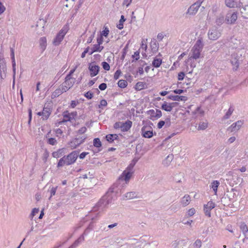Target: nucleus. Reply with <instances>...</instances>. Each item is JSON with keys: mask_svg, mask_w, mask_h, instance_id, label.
Returning <instances> with one entry per match:
<instances>
[{"mask_svg": "<svg viewBox=\"0 0 248 248\" xmlns=\"http://www.w3.org/2000/svg\"><path fill=\"white\" fill-rule=\"evenodd\" d=\"M219 184L220 183L219 181L217 180H214L211 183L210 186V187L213 189L216 195L217 194V188L219 185Z\"/></svg>", "mask_w": 248, "mask_h": 248, "instance_id": "5701e85b", "label": "nucleus"}, {"mask_svg": "<svg viewBox=\"0 0 248 248\" xmlns=\"http://www.w3.org/2000/svg\"><path fill=\"white\" fill-rule=\"evenodd\" d=\"M46 22V20L44 19H40L37 22L36 27L43 29L44 28Z\"/></svg>", "mask_w": 248, "mask_h": 248, "instance_id": "f704fd0d", "label": "nucleus"}, {"mask_svg": "<svg viewBox=\"0 0 248 248\" xmlns=\"http://www.w3.org/2000/svg\"><path fill=\"white\" fill-rule=\"evenodd\" d=\"M102 65L103 68L106 70L108 71L110 69V66L109 64L107 62H102Z\"/></svg>", "mask_w": 248, "mask_h": 248, "instance_id": "6e6d98bb", "label": "nucleus"}, {"mask_svg": "<svg viewBox=\"0 0 248 248\" xmlns=\"http://www.w3.org/2000/svg\"><path fill=\"white\" fill-rule=\"evenodd\" d=\"M224 21V18L223 16H219L216 21L217 24L218 25H221Z\"/></svg>", "mask_w": 248, "mask_h": 248, "instance_id": "a19ab883", "label": "nucleus"}, {"mask_svg": "<svg viewBox=\"0 0 248 248\" xmlns=\"http://www.w3.org/2000/svg\"><path fill=\"white\" fill-rule=\"evenodd\" d=\"M121 73V71L120 70H117L114 73V78L116 80L118 79Z\"/></svg>", "mask_w": 248, "mask_h": 248, "instance_id": "052dcab7", "label": "nucleus"}, {"mask_svg": "<svg viewBox=\"0 0 248 248\" xmlns=\"http://www.w3.org/2000/svg\"><path fill=\"white\" fill-rule=\"evenodd\" d=\"M172 248H187V244L186 240L178 238L171 243Z\"/></svg>", "mask_w": 248, "mask_h": 248, "instance_id": "39448f33", "label": "nucleus"}, {"mask_svg": "<svg viewBox=\"0 0 248 248\" xmlns=\"http://www.w3.org/2000/svg\"><path fill=\"white\" fill-rule=\"evenodd\" d=\"M51 110L50 108L45 107L42 111V116L43 120H46L50 116Z\"/></svg>", "mask_w": 248, "mask_h": 248, "instance_id": "a211bd4d", "label": "nucleus"}, {"mask_svg": "<svg viewBox=\"0 0 248 248\" xmlns=\"http://www.w3.org/2000/svg\"><path fill=\"white\" fill-rule=\"evenodd\" d=\"M231 63L232 65L234 66L233 68V69L236 70L239 66V62L238 60L234 58L231 60Z\"/></svg>", "mask_w": 248, "mask_h": 248, "instance_id": "58836bf2", "label": "nucleus"}, {"mask_svg": "<svg viewBox=\"0 0 248 248\" xmlns=\"http://www.w3.org/2000/svg\"><path fill=\"white\" fill-rule=\"evenodd\" d=\"M191 198L188 195H185L181 199V203L183 206H186L189 204Z\"/></svg>", "mask_w": 248, "mask_h": 248, "instance_id": "aec40b11", "label": "nucleus"}, {"mask_svg": "<svg viewBox=\"0 0 248 248\" xmlns=\"http://www.w3.org/2000/svg\"><path fill=\"white\" fill-rule=\"evenodd\" d=\"M173 158V155L170 154L167 156L166 159L164 161L163 164L166 166H168L172 160Z\"/></svg>", "mask_w": 248, "mask_h": 248, "instance_id": "473e14b6", "label": "nucleus"}, {"mask_svg": "<svg viewBox=\"0 0 248 248\" xmlns=\"http://www.w3.org/2000/svg\"><path fill=\"white\" fill-rule=\"evenodd\" d=\"M125 21V18H124V16L123 15H122L119 20V23L117 25V27L120 30L123 29V23Z\"/></svg>", "mask_w": 248, "mask_h": 248, "instance_id": "72a5a7b5", "label": "nucleus"}, {"mask_svg": "<svg viewBox=\"0 0 248 248\" xmlns=\"http://www.w3.org/2000/svg\"><path fill=\"white\" fill-rule=\"evenodd\" d=\"M49 156V153L47 150H46L43 154V160L44 162H46L47 160L48 157Z\"/></svg>", "mask_w": 248, "mask_h": 248, "instance_id": "4d7b16f0", "label": "nucleus"}, {"mask_svg": "<svg viewBox=\"0 0 248 248\" xmlns=\"http://www.w3.org/2000/svg\"><path fill=\"white\" fill-rule=\"evenodd\" d=\"M47 143L52 145H55L57 143V140L54 138H49L47 140Z\"/></svg>", "mask_w": 248, "mask_h": 248, "instance_id": "5fc2aeb1", "label": "nucleus"}, {"mask_svg": "<svg viewBox=\"0 0 248 248\" xmlns=\"http://www.w3.org/2000/svg\"><path fill=\"white\" fill-rule=\"evenodd\" d=\"M165 123V125L166 127H169L171 124L170 119V118H167L165 121H164Z\"/></svg>", "mask_w": 248, "mask_h": 248, "instance_id": "69168bd1", "label": "nucleus"}, {"mask_svg": "<svg viewBox=\"0 0 248 248\" xmlns=\"http://www.w3.org/2000/svg\"><path fill=\"white\" fill-rule=\"evenodd\" d=\"M151 47L152 52L153 53H155L158 50L159 44L156 42V41H153L151 43Z\"/></svg>", "mask_w": 248, "mask_h": 248, "instance_id": "2f4dec72", "label": "nucleus"}, {"mask_svg": "<svg viewBox=\"0 0 248 248\" xmlns=\"http://www.w3.org/2000/svg\"><path fill=\"white\" fill-rule=\"evenodd\" d=\"M203 46L202 41L201 39H198L191 49L188 60H191V59L195 60L199 59L201 56Z\"/></svg>", "mask_w": 248, "mask_h": 248, "instance_id": "f03ea898", "label": "nucleus"}, {"mask_svg": "<svg viewBox=\"0 0 248 248\" xmlns=\"http://www.w3.org/2000/svg\"><path fill=\"white\" fill-rule=\"evenodd\" d=\"M138 197V193L136 192H129L123 196L124 200H131Z\"/></svg>", "mask_w": 248, "mask_h": 248, "instance_id": "f3484780", "label": "nucleus"}, {"mask_svg": "<svg viewBox=\"0 0 248 248\" xmlns=\"http://www.w3.org/2000/svg\"><path fill=\"white\" fill-rule=\"evenodd\" d=\"M62 153V150L60 149L56 152H54L52 153V156L54 158H58L61 155Z\"/></svg>", "mask_w": 248, "mask_h": 248, "instance_id": "49530a36", "label": "nucleus"}, {"mask_svg": "<svg viewBox=\"0 0 248 248\" xmlns=\"http://www.w3.org/2000/svg\"><path fill=\"white\" fill-rule=\"evenodd\" d=\"M79 155L77 151H73L67 156H64L61 158L58 163V167L64 165H70L75 162Z\"/></svg>", "mask_w": 248, "mask_h": 248, "instance_id": "f257e3e1", "label": "nucleus"}, {"mask_svg": "<svg viewBox=\"0 0 248 248\" xmlns=\"http://www.w3.org/2000/svg\"><path fill=\"white\" fill-rule=\"evenodd\" d=\"M234 109L232 108H230L228 111L226 112L225 115L224 116V118L225 119H228L230 116L232 114Z\"/></svg>", "mask_w": 248, "mask_h": 248, "instance_id": "79ce46f5", "label": "nucleus"}, {"mask_svg": "<svg viewBox=\"0 0 248 248\" xmlns=\"http://www.w3.org/2000/svg\"><path fill=\"white\" fill-rule=\"evenodd\" d=\"M221 35V33L216 27H213L208 32V38L211 40H217Z\"/></svg>", "mask_w": 248, "mask_h": 248, "instance_id": "423d86ee", "label": "nucleus"}, {"mask_svg": "<svg viewBox=\"0 0 248 248\" xmlns=\"http://www.w3.org/2000/svg\"><path fill=\"white\" fill-rule=\"evenodd\" d=\"M162 63V60L160 58L155 57L152 62V65L154 67L157 68L159 67Z\"/></svg>", "mask_w": 248, "mask_h": 248, "instance_id": "c85d7f7f", "label": "nucleus"}, {"mask_svg": "<svg viewBox=\"0 0 248 248\" xmlns=\"http://www.w3.org/2000/svg\"><path fill=\"white\" fill-rule=\"evenodd\" d=\"M75 82V79H68L65 78V81L61 85V86L64 89V91L66 92L73 86Z\"/></svg>", "mask_w": 248, "mask_h": 248, "instance_id": "9d476101", "label": "nucleus"}, {"mask_svg": "<svg viewBox=\"0 0 248 248\" xmlns=\"http://www.w3.org/2000/svg\"><path fill=\"white\" fill-rule=\"evenodd\" d=\"M195 213V210L194 208L189 209L187 211V215L189 217L193 216Z\"/></svg>", "mask_w": 248, "mask_h": 248, "instance_id": "13d9d810", "label": "nucleus"}, {"mask_svg": "<svg viewBox=\"0 0 248 248\" xmlns=\"http://www.w3.org/2000/svg\"><path fill=\"white\" fill-rule=\"evenodd\" d=\"M208 123L205 120V121L201 122L199 124V126L197 129L198 130H203L206 129L208 127Z\"/></svg>", "mask_w": 248, "mask_h": 248, "instance_id": "393cba45", "label": "nucleus"}, {"mask_svg": "<svg viewBox=\"0 0 248 248\" xmlns=\"http://www.w3.org/2000/svg\"><path fill=\"white\" fill-rule=\"evenodd\" d=\"M86 138L87 136H85L76 138L71 141L69 144L72 148L75 149L82 143Z\"/></svg>", "mask_w": 248, "mask_h": 248, "instance_id": "6e6552de", "label": "nucleus"}, {"mask_svg": "<svg viewBox=\"0 0 248 248\" xmlns=\"http://www.w3.org/2000/svg\"><path fill=\"white\" fill-rule=\"evenodd\" d=\"M77 68V66H76L73 69L70 70L69 74L66 76L65 78H67L68 79H75L74 78H72L71 76L74 73Z\"/></svg>", "mask_w": 248, "mask_h": 248, "instance_id": "864d4df0", "label": "nucleus"}, {"mask_svg": "<svg viewBox=\"0 0 248 248\" xmlns=\"http://www.w3.org/2000/svg\"><path fill=\"white\" fill-rule=\"evenodd\" d=\"M134 165L130 164L126 169L125 170L123 171L122 174L119 176V180L120 181H124L125 183H128L129 181L132 173H133V169Z\"/></svg>", "mask_w": 248, "mask_h": 248, "instance_id": "7ed1b4c3", "label": "nucleus"}, {"mask_svg": "<svg viewBox=\"0 0 248 248\" xmlns=\"http://www.w3.org/2000/svg\"><path fill=\"white\" fill-rule=\"evenodd\" d=\"M40 45L43 49H45L46 44V37H42L40 39Z\"/></svg>", "mask_w": 248, "mask_h": 248, "instance_id": "ea45409f", "label": "nucleus"}, {"mask_svg": "<svg viewBox=\"0 0 248 248\" xmlns=\"http://www.w3.org/2000/svg\"><path fill=\"white\" fill-rule=\"evenodd\" d=\"M211 209H209L208 208H207L206 206H204V211L205 215L209 217H211Z\"/></svg>", "mask_w": 248, "mask_h": 248, "instance_id": "603ef678", "label": "nucleus"}, {"mask_svg": "<svg viewBox=\"0 0 248 248\" xmlns=\"http://www.w3.org/2000/svg\"><path fill=\"white\" fill-rule=\"evenodd\" d=\"M202 245V241L200 239H197L193 244V247L194 248H201Z\"/></svg>", "mask_w": 248, "mask_h": 248, "instance_id": "37998d69", "label": "nucleus"}, {"mask_svg": "<svg viewBox=\"0 0 248 248\" xmlns=\"http://www.w3.org/2000/svg\"><path fill=\"white\" fill-rule=\"evenodd\" d=\"M243 124L244 122L242 120L238 121L236 123H233L230 127V128L232 129V131H238L240 129Z\"/></svg>", "mask_w": 248, "mask_h": 248, "instance_id": "2eb2a0df", "label": "nucleus"}, {"mask_svg": "<svg viewBox=\"0 0 248 248\" xmlns=\"http://www.w3.org/2000/svg\"><path fill=\"white\" fill-rule=\"evenodd\" d=\"M170 99L173 101H185L186 100V97L184 96H179L178 95H170L168 97Z\"/></svg>", "mask_w": 248, "mask_h": 248, "instance_id": "412c9836", "label": "nucleus"}, {"mask_svg": "<svg viewBox=\"0 0 248 248\" xmlns=\"http://www.w3.org/2000/svg\"><path fill=\"white\" fill-rule=\"evenodd\" d=\"M185 77V73L183 72H180L178 75V79L182 80L184 79Z\"/></svg>", "mask_w": 248, "mask_h": 248, "instance_id": "774afa93", "label": "nucleus"}, {"mask_svg": "<svg viewBox=\"0 0 248 248\" xmlns=\"http://www.w3.org/2000/svg\"><path fill=\"white\" fill-rule=\"evenodd\" d=\"M177 103L173 102L171 103H168L166 102L164 103L161 106V108L166 111H171L172 108L177 106Z\"/></svg>", "mask_w": 248, "mask_h": 248, "instance_id": "ddd939ff", "label": "nucleus"}, {"mask_svg": "<svg viewBox=\"0 0 248 248\" xmlns=\"http://www.w3.org/2000/svg\"><path fill=\"white\" fill-rule=\"evenodd\" d=\"M107 84L105 83H102L100 84L99 86V88L101 91L105 90L107 88Z\"/></svg>", "mask_w": 248, "mask_h": 248, "instance_id": "338daca9", "label": "nucleus"}, {"mask_svg": "<svg viewBox=\"0 0 248 248\" xmlns=\"http://www.w3.org/2000/svg\"><path fill=\"white\" fill-rule=\"evenodd\" d=\"M237 19V13L236 12H229L226 16L225 20L227 24H233Z\"/></svg>", "mask_w": 248, "mask_h": 248, "instance_id": "1a4fd4ad", "label": "nucleus"}, {"mask_svg": "<svg viewBox=\"0 0 248 248\" xmlns=\"http://www.w3.org/2000/svg\"><path fill=\"white\" fill-rule=\"evenodd\" d=\"M144 84L141 82H138L136 85L135 88L137 90H141L144 88Z\"/></svg>", "mask_w": 248, "mask_h": 248, "instance_id": "a18cd8bd", "label": "nucleus"}, {"mask_svg": "<svg viewBox=\"0 0 248 248\" xmlns=\"http://www.w3.org/2000/svg\"><path fill=\"white\" fill-rule=\"evenodd\" d=\"M58 188V186L56 187H52L51 189L50 190V196L49 198V200L50 199V198L54 195H55L57 189Z\"/></svg>", "mask_w": 248, "mask_h": 248, "instance_id": "09e8293b", "label": "nucleus"}, {"mask_svg": "<svg viewBox=\"0 0 248 248\" xmlns=\"http://www.w3.org/2000/svg\"><path fill=\"white\" fill-rule=\"evenodd\" d=\"M104 48L103 46H101L99 44L94 45L91 48V51L89 53V55L93 54L95 52H101Z\"/></svg>", "mask_w": 248, "mask_h": 248, "instance_id": "6ab92c4d", "label": "nucleus"}, {"mask_svg": "<svg viewBox=\"0 0 248 248\" xmlns=\"http://www.w3.org/2000/svg\"><path fill=\"white\" fill-rule=\"evenodd\" d=\"M240 229L242 231L246 238H248V229L246 224L244 223L241 224L240 226Z\"/></svg>", "mask_w": 248, "mask_h": 248, "instance_id": "bb28decb", "label": "nucleus"}, {"mask_svg": "<svg viewBox=\"0 0 248 248\" xmlns=\"http://www.w3.org/2000/svg\"><path fill=\"white\" fill-rule=\"evenodd\" d=\"M84 240V237L83 235L80 236L77 240H76L74 243L68 248H76L77 247L79 244L82 241Z\"/></svg>", "mask_w": 248, "mask_h": 248, "instance_id": "b1692460", "label": "nucleus"}, {"mask_svg": "<svg viewBox=\"0 0 248 248\" xmlns=\"http://www.w3.org/2000/svg\"><path fill=\"white\" fill-rule=\"evenodd\" d=\"M203 0H198L192 4L187 9L186 15L189 16H195L198 12L199 8L201 6Z\"/></svg>", "mask_w": 248, "mask_h": 248, "instance_id": "20e7f679", "label": "nucleus"}, {"mask_svg": "<svg viewBox=\"0 0 248 248\" xmlns=\"http://www.w3.org/2000/svg\"><path fill=\"white\" fill-rule=\"evenodd\" d=\"M204 206H206L208 209L212 210L215 207V204L213 202L210 201Z\"/></svg>", "mask_w": 248, "mask_h": 248, "instance_id": "8fccbe9b", "label": "nucleus"}, {"mask_svg": "<svg viewBox=\"0 0 248 248\" xmlns=\"http://www.w3.org/2000/svg\"><path fill=\"white\" fill-rule=\"evenodd\" d=\"M147 113L150 116V119L159 118L162 116L161 110L158 109H151L148 111Z\"/></svg>", "mask_w": 248, "mask_h": 248, "instance_id": "f8f14e48", "label": "nucleus"}, {"mask_svg": "<svg viewBox=\"0 0 248 248\" xmlns=\"http://www.w3.org/2000/svg\"><path fill=\"white\" fill-rule=\"evenodd\" d=\"M225 4L230 8H234L236 6V3L235 0H225Z\"/></svg>", "mask_w": 248, "mask_h": 248, "instance_id": "7c9ffc66", "label": "nucleus"}, {"mask_svg": "<svg viewBox=\"0 0 248 248\" xmlns=\"http://www.w3.org/2000/svg\"><path fill=\"white\" fill-rule=\"evenodd\" d=\"M109 33V30L107 27L101 32L100 35L101 36L107 37Z\"/></svg>", "mask_w": 248, "mask_h": 248, "instance_id": "de8ad7c7", "label": "nucleus"}, {"mask_svg": "<svg viewBox=\"0 0 248 248\" xmlns=\"http://www.w3.org/2000/svg\"><path fill=\"white\" fill-rule=\"evenodd\" d=\"M93 145L96 147H100L102 144L99 138H95L93 140Z\"/></svg>", "mask_w": 248, "mask_h": 248, "instance_id": "c03bdc74", "label": "nucleus"}, {"mask_svg": "<svg viewBox=\"0 0 248 248\" xmlns=\"http://www.w3.org/2000/svg\"><path fill=\"white\" fill-rule=\"evenodd\" d=\"M67 32L66 29H62L57 35L53 41L55 46H58L63 40Z\"/></svg>", "mask_w": 248, "mask_h": 248, "instance_id": "0eeeda50", "label": "nucleus"}, {"mask_svg": "<svg viewBox=\"0 0 248 248\" xmlns=\"http://www.w3.org/2000/svg\"><path fill=\"white\" fill-rule=\"evenodd\" d=\"M100 67L95 64L94 62L90 63L89 70L90 71V76L92 77L96 76L99 73Z\"/></svg>", "mask_w": 248, "mask_h": 248, "instance_id": "9b49d317", "label": "nucleus"}, {"mask_svg": "<svg viewBox=\"0 0 248 248\" xmlns=\"http://www.w3.org/2000/svg\"><path fill=\"white\" fill-rule=\"evenodd\" d=\"M11 50V59L12 60V67H13V71L15 72L16 71V61H15V52H14V49L13 48H10Z\"/></svg>", "mask_w": 248, "mask_h": 248, "instance_id": "cd10ccee", "label": "nucleus"}, {"mask_svg": "<svg viewBox=\"0 0 248 248\" xmlns=\"http://www.w3.org/2000/svg\"><path fill=\"white\" fill-rule=\"evenodd\" d=\"M64 92L65 91H64V89L61 86L53 93L52 95L55 97H58Z\"/></svg>", "mask_w": 248, "mask_h": 248, "instance_id": "a878e982", "label": "nucleus"}, {"mask_svg": "<svg viewBox=\"0 0 248 248\" xmlns=\"http://www.w3.org/2000/svg\"><path fill=\"white\" fill-rule=\"evenodd\" d=\"M194 113L196 115H197L196 117L200 116L202 117L204 114L203 110H202L200 107H198L195 111H194Z\"/></svg>", "mask_w": 248, "mask_h": 248, "instance_id": "4c0bfd02", "label": "nucleus"}, {"mask_svg": "<svg viewBox=\"0 0 248 248\" xmlns=\"http://www.w3.org/2000/svg\"><path fill=\"white\" fill-rule=\"evenodd\" d=\"M118 85L119 87L124 88L127 85V82L125 80L121 79L118 82Z\"/></svg>", "mask_w": 248, "mask_h": 248, "instance_id": "c9c22d12", "label": "nucleus"}, {"mask_svg": "<svg viewBox=\"0 0 248 248\" xmlns=\"http://www.w3.org/2000/svg\"><path fill=\"white\" fill-rule=\"evenodd\" d=\"M132 0H124L123 3V5L126 6V7H128L131 3Z\"/></svg>", "mask_w": 248, "mask_h": 248, "instance_id": "e2e57ef3", "label": "nucleus"}, {"mask_svg": "<svg viewBox=\"0 0 248 248\" xmlns=\"http://www.w3.org/2000/svg\"><path fill=\"white\" fill-rule=\"evenodd\" d=\"M182 222L183 224H184L185 225H187L189 226L190 227H191V224L193 222V220H187L186 221H185V219H184L182 221Z\"/></svg>", "mask_w": 248, "mask_h": 248, "instance_id": "0e129e2a", "label": "nucleus"}, {"mask_svg": "<svg viewBox=\"0 0 248 248\" xmlns=\"http://www.w3.org/2000/svg\"><path fill=\"white\" fill-rule=\"evenodd\" d=\"M63 119L62 121L59 122V124H62L64 122H66L68 121H72V116H70L69 115V113L67 111H64L63 113Z\"/></svg>", "mask_w": 248, "mask_h": 248, "instance_id": "4be33fe9", "label": "nucleus"}, {"mask_svg": "<svg viewBox=\"0 0 248 248\" xmlns=\"http://www.w3.org/2000/svg\"><path fill=\"white\" fill-rule=\"evenodd\" d=\"M6 70V67L5 64L3 63H0V76L1 79H3L5 77V75H4V77L3 76L1 72L2 71H3L4 73Z\"/></svg>", "mask_w": 248, "mask_h": 248, "instance_id": "e433bc0d", "label": "nucleus"}, {"mask_svg": "<svg viewBox=\"0 0 248 248\" xmlns=\"http://www.w3.org/2000/svg\"><path fill=\"white\" fill-rule=\"evenodd\" d=\"M84 96L88 99H91L93 97V93L91 92L88 91L86 93L84 94Z\"/></svg>", "mask_w": 248, "mask_h": 248, "instance_id": "bf43d9fd", "label": "nucleus"}, {"mask_svg": "<svg viewBox=\"0 0 248 248\" xmlns=\"http://www.w3.org/2000/svg\"><path fill=\"white\" fill-rule=\"evenodd\" d=\"M147 127H143L141 129L142 136L146 138H150L153 136V131L148 130Z\"/></svg>", "mask_w": 248, "mask_h": 248, "instance_id": "4468645a", "label": "nucleus"}, {"mask_svg": "<svg viewBox=\"0 0 248 248\" xmlns=\"http://www.w3.org/2000/svg\"><path fill=\"white\" fill-rule=\"evenodd\" d=\"M118 136L117 134H108L106 136V139L107 141L109 142H112L114 140H116Z\"/></svg>", "mask_w": 248, "mask_h": 248, "instance_id": "c756f323", "label": "nucleus"}, {"mask_svg": "<svg viewBox=\"0 0 248 248\" xmlns=\"http://www.w3.org/2000/svg\"><path fill=\"white\" fill-rule=\"evenodd\" d=\"M132 122L127 120L125 123H122L121 131L125 132L128 131L132 126Z\"/></svg>", "mask_w": 248, "mask_h": 248, "instance_id": "dca6fc26", "label": "nucleus"}, {"mask_svg": "<svg viewBox=\"0 0 248 248\" xmlns=\"http://www.w3.org/2000/svg\"><path fill=\"white\" fill-rule=\"evenodd\" d=\"M39 212V208H33L32 210V212L30 215V217L31 218H32L34 216H35L37 214H38Z\"/></svg>", "mask_w": 248, "mask_h": 248, "instance_id": "3c124183", "label": "nucleus"}, {"mask_svg": "<svg viewBox=\"0 0 248 248\" xmlns=\"http://www.w3.org/2000/svg\"><path fill=\"white\" fill-rule=\"evenodd\" d=\"M75 0H66V1H70L69 4H66L65 6L68 8H71L73 6Z\"/></svg>", "mask_w": 248, "mask_h": 248, "instance_id": "680f3d73", "label": "nucleus"}]
</instances>
